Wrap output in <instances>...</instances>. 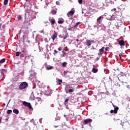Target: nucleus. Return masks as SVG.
<instances>
[{
	"label": "nucleus",
	"mask_w": 130,
	"mask_h": 130,
	"mask_svg": "<svg viewBox=\"0 0 130 130\" xmlns=\"http://www.w3.org/2000/svg\"><path fill=\"white\" fill-rule=\"evenodd\" d=\"M16 56H19L20 55V52H17L15 53Z\"/></svg>",
	"instance_id": "nucleus-30"
},
{
	"label": "nucleus",
	"mask_w": 130,
	"mask_h": 130,
	"mask_svg": "<svg viewBox=\"0 0 130 130\" xmlns=\"http://www.w3.org/2000/svg\"><path fill=\"white\" fill-rule=\"evenodd\" d=\"M13 112L15 114H19V110L15 109L13 110Z\"/></svg>",
	"instance_id": "nucleus-14"
},
{
	"label": "nucleus",
	"mask_w": 130,
	"mask_h": 130,
	"mask_svg": "<svg viewBox=\"0 0 130 130\" xmlns=\"http://www.w3.org/2000/svg\"><path fill=\"white\" fill-rule=\"evenodd\" d=\"M67 64H68V63H67V62H64L62 63V67H67Z\"/></svg>",
	"instance_id": "nucleus-26"
},
{
	"label": "nucleus",
	"mask_w": 130,
	"mask_h": 130,
	"mask_svg": "<svg viewBox=\"0 0 130 130\" xmlns=\"http://www.w3.org/2000/svg\"><path fill=\"white\" fill-rule=\"evenodd\" d=\"M103 19H104L103 15H102L97 19V22L99 23V24H101V23H102V20Z\"/></svg>",
	"instance_id": "nucleus-6"
},
{
	"label": "nucleus",
	"mask_w": 130,
	"mask_h": 130,
	"mask_svg": "<svg viewBox=\"0 0 130 130\" xmlns=\"http://www.w3.org/2000/svg\"><path fill=\"white\" fill-rule=\"evenodd\" d=\"M17 19L18 21H20V20H22V16H21V15H18Z\"/></svg>",
	"instance_id": "nucleus-27"
},
{
	"label": "nucleus",
	"mask_w": 130,
	"mask_h": 130,
	"mask_svg": "<svg viewBox=\"0 0 130 130\" xmlns=\"http://www.w3.org/2000/svg\"><path fill=\"white\" fill-rule=\"evenodd\" d=\"M110 113H115V111H114V110H111L110 111Z\"/></svg>",
	"instance_id": "nucleus-36"
},
{
	"label": "nucleus",
	"mask_w": 130,
	"mask_h": 130,
	"mask_svg": "<svg viewBox=\"0 0 130 130\" xmlns=\"http://www.w3.org/2000/svg\"><path fill=\"white\" fill-rule=\"evenodd\" d=\"M58 24H62L63 23V21L62 20H59L58 21Z\"/></svg>",
	"instance_id": "nucleus-34"
},
{
	"label": "nucleus",
	"mask_w": 130,
	"mask_h": 130,
	"mask_svg": "<svg viewBox=\"0 0 130 130\" xmlns=\"http://www.w3.org/2000/svg\"><path fill=\"white\" fill-rule=\"evenodd\" d=\"M78 3L80 5H82L83 4V0H78Z\"/></svg>",
	"instance_id": "nucleus-31"
},
{
	"label": "nucleus",
	"mask_w": 130,
	"mask_h": 130,
	"mask_svg": "<svg viewBox=\"0 0 130 130\" xmlns=\"http://www.w3.org/2000/svg\"><path fill=\"white\" fill-rule=\"evenodd\" d=\"M27 85L28 84H27V82H22L19 86V90H24V89H26Z\"/></svg>",
	"instance_id": "nucleus-3"
},
{
	"label": "nucleus",
	"mask_w": 130,
	"mask_h": 130,
	"mask_svg": "<svg viewBox=\"0 0 130 130\" xmlns=\"http://www.w3.org/2000/svg\"><path fill=\"white\" fill-rule=\"evenodd\" d=\"M69 99H70V98L67 97V99L65 100V102H69Z\"/></svg>",
	"instance_id": "nucleus-33"
},
{
	"label": "nucleus",
	"mask_w": 130,
	"mask_h": 130,
	"mask_svg": "<svg viewBox=\"0 0 130 130\" xmlns=\"http://www.w3.org/2000/svg\"><path fill=\"white\" fill-rule=\"evenodd\" d=\"M11 101V100H10L7 104V107L9 106V103H10V102Z\"/></svg>",
	"instance_id": "nucleus-39"
},
{
	"label": "nucleus",
	"mask_w": 130,
	"mask_h": 130,
	"mask_svg": "<svg viewBox=\"0 0 130 130\" xmlns=\"http://www.w3.org/2000/svg\"><path fill=\"white\" fill-rule=\"evenodd\" d=\"M35 103L36 104H40V103H41V101L38 99H36L35 100Z\"/></svg>",
	"instance_id": "nucleus-16"
},
{
	"label": "nucleus",
	"mask_w": 130,
	"mask_h": 130,
	"mask_svg": "<svg viewBox=\"0 0 130 130\" xmlns=\"http://www.w3.org/2000/svg\"><path fill=\"white\" fill-rule=\"evenodd\" d=\"M119 57H120V59H121V56H120V55H119Z\"/></svg>",
	"instance_id": "nucleus-45"
},
{
	"label": "nucleus",
	"mask_w": 130,
	"mask_h": 130,
	"mask_svg": "<svg viewBox=\"0 0 130 130\" xmlns=\"http://www.w3.org/2000/svg\"><path fill=\"white\" fill-rule=\"evenodd\" d=\"M97 59H99V58L98 57V58H97Z\"/></svg>",
	"instance_id": "nucleus-50"
},
{
	"label": "nucleus",
	"mask_w": 130,
	"mask_h": 130,
	"mask_svg": "<svg viewBox=\"0 0 130 130\" xmlns=\"http://www.w3.org/2000/svg\"><path fill=\"white\" fill-rule=\"evenodd\" d=\"M12 113V110H8L7 111V114H11Z\"/></svg>",
	"instance_id": "nucleus-28"
},
{
	"label": "nucleus",
	"mask_w": 130,
	"mask_h": 130,
	"mask_svg": "<svg viewBox=\"0 0 130 130\" xmlns=\"http://www.w3.org/2000/svg\"><path fill=\"white\" fill-rule=\"evenodd\" d=\"M25 54H26L20 53V57H24L25 56Z\"/></svg>",
	"instance_id": "nucleus-32"
},
{
	"label": "nucleus",
	"mask_w": 130,
	"mask_h": 130,
	"mask_svg": "<svg viewBox=\"0 0 130 130\" xmlns=\"http://www.w3.org/2000/svg\"><path fill=\"white\" fill-rule=\"evenodd\" d=\"M114 108V111H115V114H116L117 113V111H118V110L119 109V108L118 107H116L115 106H113Z\"/></svg>",
	"instance_id": "nucleus-12"
},
{
	"label": "nucleus",
	"mask_w": 130,
	"mask_h": 130,
	"mask_svg": "<svg viewBox=\"0 0 130 130\" xmlns=\"http://www.w3.org/2000/svg\"><path fill=\"white\" fill-rule=\"evenodd\" d=\"M20 53H22L23 54H26L27 53V50H23L20 52Z\"/></svg>",
	"instance_id": "nucleus-20"
},
{
	"label": "nucleus",
	"mask_w": 130,
	"mask_h": 130,
	"mask_svg": "<svg viewBox=\"0 0 130 130\" xmlns=\"http://www.w3.org/2000/svg\"><path fill=\"white\" fill-rule=\"evenodd\" d=\"M62 57H64V56H66V52L64 51H62Z\"/></svg>",
	"instance_id": "nucleus-29"
},
{
	"label": "nucleus",
	"mask_w": 130,
	"mask_h": 130,
	"mask_svg": "<svg viewBox=\"0 0 130 130\" xmlns=\"http://www.w3.org/2000/svg\"><path fill=\"white\" fill-rule=\"evenodd\" d=\"M65 91L67 93H73L75 92V85L74 84L67 85L65 87Z\"/></svg>",
	"instance_id": "nucleus-1"
},
{
	"label": "nucleus",
	"mask_w": 130,
	"mask_h": 130,
	"mask_svg": "<svg viewBox=\"0 0 130 130\" xmlns=\"http://www.w3.org/2000/svg\"><path fill=\"white\" fill-rule=\"evenodd\" d=\"M58 85H61V84H62V80L61 79H58Z\"/></svg>",
	"instance_id": "nucleus-22"
},
{
	"label": "nucleus",
	"mask_w": 130,
	"mask_h": 130,
	"mask_svg": "<svg viewBox=\"0 0 130 130\" xmlns=\"http://www.w3.org/2000/svg\"><path fill=\"white\" fill-rule=\"evenodd\" d=\"M23 105H24V106H27V107H28L29 109H32V106H31V104L30 103H27V102H23L22 103Z\"/></svg>",
	"instance_id": "nucleus-4"
},
{
	"label": "nucleus",
	"mask_w": 130,
	"mask_h": 130,
	"mask_svg": "<svg viewBox=\"0 0 130 130\" xmlns=\"http://www.w3.org/2000/svg\"><path fill=\"white\" fill-rule=\"evenodd\" d=\"M41 32H42V33H43L44 31H43V30H42Z\"/></svg>",
	"instance_id": "nucleus-48"
},
{
	"label": "nucleus",
	"mask_w": 130,
	"mask_h": 130,
	"mask_svg": "<svg viewBox=\"0 0 130 130\" xmlns=\"http://www.w3.org/2000/svg\"><path fill=\"white\" fill-rule=\"evenodd\" d=\"M100 52L102 54L103 53V52H104V47H103L102 48L100 49Z\"/></svg>",
	"instance_id": "nucleus-19"
},
{
	"label": "nucleus",
	"mask_w": 130,
	"mask_h": 130,
	"mask_svg": "<svg viewBox=\"0 0 130 130\" xmlns=\"http://www.w3.org/2000/svg\"><path fill=\"white\" fill-rule=\"evenodd\" d=\"M113 11H116V9L115 8H114V9H113Z\"/></svg>",
	"instance_id": "nucleus-44"
},
{
	"label": "nucleus",
	"mask_w": 130,
	"mask_h": 130,
	"mask_svg": "<svg viewBox=\"0 0 130 130\" xmlns=\"http://www.w3.org/2000/svg\"><path fill=\"white\" fill-rule=\"evenodd\" d=\"M68 74V72L67 71H64V75H67Z\"/></svg>",
	"instance_id": "nucleus-40"
},
{
	"label": "nucleus",
	"mask_w": 130,
	"mask_h": 130,
	"mask_svg": "<svg viewBox=\"0 0 130 130\" xmlns=\"http://www.w3.org/2000/svg\"><path fill=\"white\" fill-rule=\"evenodd\" d=\"M109 49V47H106V48H105L106 51H107V50H108Z\"/></svg>",
	"instance_id": "nucleus-38"
},
{
	"label": "nucleus",
	"mask_w": 130,
	"mask_h": 130,
	"mask_svg": "<svg viewBox=\"0 0 130 130\" xmlns=\"http://www.w3.org/2000/svg\"><path fill=\"white\" fill-rule=\"evenodd\" d=\"M116 20V17L115 15H112L111 18H110L109 20L110 21H114Z\"/></svg>",
	"instance_id": "nucleus-9"
},
{
	"label": "nucleus",
	"mask_w": 130,
	"mask_h": 130,
	"mask_svg": "<svg viewBox=\"0 0 130 130\" xmlns=\"http://www.w3.org/2000/svg\"><path fill=\"white\" fill-rule=\"evenodd\" d=\"M92 73H94V74H96V73H97L98 72V69H96V68H93L92 70Z\"/></svg>",
	"instance_id": "nucleus-15"
},
{
	"label": "nucleus",
	"mask_w": 130,
	"mask_h": 130,
	"mask_svg": "<svg viewBox=\"0 0 130 130\" xmlns=\"http://www.w3.org/2000/svg\"><path fill=\"white\" fill-rule=\"evenodd\" d=\"M57 37V34L55 33L53 35V36L51 37V38L53 40V41H54V40Z\"/></svg>",
	"instance_id": "nucleus-10"
},
{
	"label": "nucleus",
	"mask_w": 130,
	"mask_h": 130,
	"mask_svg": "<svg viewBox=\"0 0 130 130\" xmlns=\"http://www.w3.org/2000/svg\"><path fill=\"white\" fill-rule=\"evenodd\" d=\"M1 73L3 74V75H5V74H7V72L8 71L6 69H1Z\"/></svg>",
	"instance_id": "nucleus-13"
},
{
	"label": "nucleus",
	"mask_w": 130,
	"mask_h": 130,
	"mask_svg": "<svg viewBox=\"0 0 130 130\" xmlns=\"http://www.w3.org/2000/svg\"><path fill=\"white\" fill-rule=\"evenodd\" d=\"M92 120L91 119H87L84 120V124H88L89 123H91L92 122Z\"/></svg>",
	"instance_id": "nucleus-7"
},
{
	"label": "nucleus",
	"mask_w": 130,
	"mask_h": 130,
	"mask_svg": "<svg viewBox=\"0 0 130 130\" xmlns=\"http://www.w3.org/2000/svg\"><path fill=\"white\" fill-rule=\"evenodd\" d=\"M54 127L56 128V127H58V126H54Z\"/></svg>",
	"instance_id": "nucleus-46"
},
{
	"label": "nucleus",
	"mask_w": 130,
	"mask_h": 130,
	"mask_svg": "<svg viewBox=\"0 0 130 130\" xmlns=\"http://www.w3.org/2000/svg\"><path fill=\"white\" fill-rule=\"evenodd\" d=\"M56 5H57V6H59L60 5V3L59 1H57L56 2Z\"/></svg>",
	"instance_id": "nucleus-35"
},
{
	"label": "nucleus",
	"mask_w": 130,
	"mask_h": 130,
	"mask_svg": "<svg viewBox=\"0 0 130 130\" xmlns=\"http://www.w3.org/2000/svg\"><path fill=\"white\" fill-rule=\"evenodd\" d=\"M119 44L120 46H124V41L123 40L119 41Z\"/></svg>",
	"instance_id": "nucleus-11"
},
{
	"label": "nucleus",
	"mask_w": 130,
	"mask_h": 130,
	"mask_svg": "<svg viewBox=\"0 0 130 130\" xmlns=\"http://www.w3.org/2000/svg\"><path fill=\"white\" fill-rule=\"evenodd\" d=\"M18 39H23V43H25V39L28 38V35L25 33H19L17 35Z\"/></svg>",
	"instance_id": "nucleus-2"
},
{
	"label": "nucleus",
	"mask_w": 130,
	"mask_h": 130,
	"mask_svg": "<svg viewBox=\"0 0 130 130\" xmlns=\"http://www.w3.org/2000/svg\"><path fill=\"white\" fill-rule=\"evenodd\" d=\"M86 43L87 46H91L94 43V40H86Z\"/></svg>",
	"instance_id": "nucleus-5"
},
{
	"label": "nucleus",
	"mask_w": 130,
	"mask_h": 130,
	"mask_svg": "<svg viewBox=\"0 0 130 130\" xmlns=\"http://www.w3.org/2000/svg\"><path fill=\"white\" fill-rule=\"evenodd\" d=\"M74 14H75V10H71L67 14V15L68 17H70V16L73 17V16H74Z\"/></svg>",
	"instance_id": "nucleus-8"
},
{
	"label": "nucleus",
	"mask_w": 130,
	"mask_h": 130,
	"mask_svg": "<svg viewBox=\"0 0 130 130\" xmlns=\"http://www.w3.org/2000/svg\"><path fill=\"white\" fill-rule=\"evenodd\" d=\"M51 14H52V15H55V14H56V11L54 10H52Z\"/></svg>",
	"instance_id": "nucleus-24"
},
{
	"label": "nucleus",
	"mask_w": 130,
	"mask_h": 130,
	"mask_svg": "<svg viewBox=\"0 0 130 130\" xmlns=\"http://www.w3.org/2000/svg\"><path fill=\"white\" fill-rule=\"evenodd\" d=\"M54 51L55 53H57V52H58L57 51H56V50H54Z\"/></svg>",
	"instance_id": "nucleus-42"
},
{
	"label": "nucleus",
	"mask_w": 130,
	"mask_h": 130,
	"mask_svg": "<svg viewBox=\"0 0 130 130\" xmlns=\"http://www.w3.org/2000/svg\"><path fill=\"white\" fill-rule=\"evenodd\" d=\"M52 69H53V66H51L50 67H47L46 68V69L48 70V71H49V70H52Z\"/></svg>",
	"instance_id": "nucleus-25"
},
{
	"label": "nucleus",
	"mask_w": 130,
	"mask_h": 130,
	"mask_svg": "<svg viewBox=\"0 0 130 130\" xmlns=\"http://www.w3.org/2000/svg\"><path fill=\"white\" fill-rule=\"evenodd\" d=\"M71 29H72V28H69V30H71Z\"/></svg>",
	"instance_id": "nucleus-49"
},
{
	"label": "nucleus",
	"mask_w": 130,
	"mask_h": 130,
	"mask_svg": "<svg viewBox=\"0 0 130 130\" xmlns=\"http://www.w3.org/2000/svg\"><path fill=\"white\" fill-rule=\"evenodd\" d=\"M68 34H66V36H65L64 38H63V40H65V39H66V38H68Z\"/></svg>",
	"instance_id": "nucleus-37"
},
{
	"label": "nucleus",
	"mask_w": 130,
	"mask_h": 130,
	"mask_svg": "<svg viewBox=\"0 0 130 130\" xmlns=\"http://www.w3.org/2000/svg\"><path fill=\"white\" fill-rule=\"evenodd\" d=\"M58 50H59V51H61V49H60V48H58Z\"/></svg>",
	"instance_id": "nucleus-41"
},
{
	"label": "nucleus",
	"mask_w": 130,
	"mask_h": 130,
	"mask_svg": "<svg viewBox=\"0 0 130 130\" xmlns=\"http://www.w3.org/2000/svg\"><path fill=\"white\" fill-rule=\"evenodd\" d=\"M8 2L9 0H4V5H5V6H6V5H8Z\"/></svg>",
	"instance_id": "nucleus-23"
},
{
	"label": "nucleus",
	"mask_w": 130,
	"mask_h": 130,
	"mask_svg": "<svg viewBox=\"0 0 130 130\" xmlns=\"http://www.w3.org/2000/svg\"><path fill=\"white\" fill-rule=\"evenodd\" d=\"M6 61V58H3V59H2L1 60H0V67L1 66H2L1 64V63H4V62H5Z\"/></svg>",
	"instance_id": "nucleus-17"
},
{
	"label": "nucleus",
	"mask_w": 130,
	"mask_h": 130,
	"mask_svg": "<svg viewBox=\"0 0 130 130\" xmlns=\"http://www.w3.org/2000/svg\"><path fill=\"white\" fill-rule=\"evenodd\" d=\"M79 25H81V22H79L76 23L75 25L74 26V27L75 28H77V27H78V26H79Z\"/></svg>",
	"instance_id": "nucleus-21"
},
{
	"label": "nucleus",
	"mask_w": 130,
	"mask_h": 130,
	"mask_svg": "<svg viewBox=\"0 0 130 130\" xmlns=\"http://www.w3.org/2000/svg\"><path fill=\"white\" fill-rule=\"evenodd\" d=\"M76 41H77V42H78V41H79V40H78V39H77V40H76Z\"/></svg>",
	"instance_id": "nucleus-47"
},
{
	"label": "nucleus",
	"mask_w": 130,
	"mask_h": 130,
	"mask_svg": "<svg viewBox=\"0 0 130 130\" xmlns=\"http://www.w3.org/2000/svg\"><path fill=\"white\" fill-rule=\"evenodd\" d=\"M1 28H2V24H0V30H2Z\"/></svg>",
	"instance_id": "nucleus-43"
},
{
	"label": "nucleus",
	"mask_w": 130,
	"mask_h": 130,
	"mask_svg": "<svg viewBox=\"0 0 130 130\" xmlns=\"http://www.w3.org/2000/svg\"><path fill=\"white\" fill-rule=\"evenodd\" d=\"M50 22L51 23V25H54V24H55V20H54L53 18L52 19H51Z\"/></svg>",
	"instance_id": "nucleus-18"
}]
</instances>
